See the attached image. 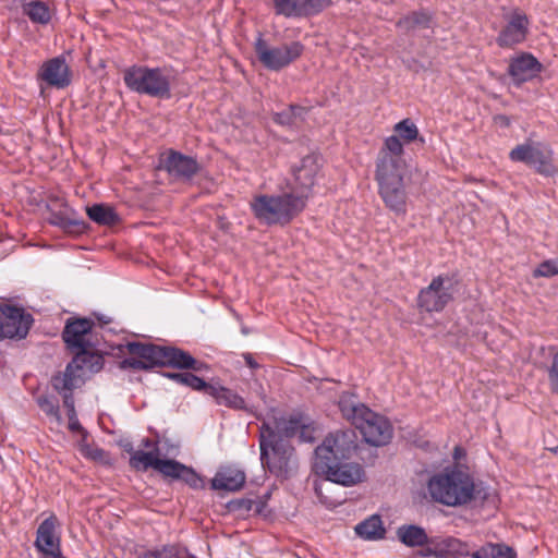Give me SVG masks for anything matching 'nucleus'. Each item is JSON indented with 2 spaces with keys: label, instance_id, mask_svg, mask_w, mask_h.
<instances>
[{
  "label": "nucleus",
  "instance_id": "1",
  "mask_svg": "<svg viewBox=\"0 0 558 558\" xmlns=\"http://www.w3.org/2000/svg\"><path fill=\"white\" fill-rule=\"evenodd\" d=\"M403 144L397 136H388L376 160L375 178L385 205L398 216L407 214V192L403 181Z\"/></svg>",
  "mask_w": 558,
  "mask_h": 558
},
{
  "label": "nucleus",
  "instance_id": "2",
  "mask_svg": "<svg viewBox=\"0 0 558 558\" xmlns=\"http://www.w3.org/2000/svg\"><path fill=\"white\" fill-rule=\"evenodd\" d=\"M255 219L265 226H287L305 208L304 196L286 191L280 194H257L250 202Z\"/></svg>",
  "mask_w": 558,
  "mask_h": 558
},
{
  "label": "nucleus",
  "instance_id": "3",
  "mask_svg": "<svg viewBox=\"0 0 558 558\" xmlns=\"http://www.w3.org/2000/svg\"><path fill=\"white\" fill-rule=\"evenodd\" d=\"M427 489L432 499L448 507H459L476 498L473 477L461 470L451 469L433 475Z\"/></svg>",
  "mask_w": 558,
  "mask_h": 558
},
{
  "label": "nucleus",
  "instance_id": "4",
  "mask_svg": "<svg viewBox=\"0 0 558 558\" xmlns=\"http://www.w3.org/2000/svg\"><path fill=\"white\" fill-rule=\"evenodd\" d=\"M260 462L279 478H288L296 469L295 449L289 440L282 439L269 423L259 427Z\"/></svg>",
  "mask_w": 558,
  "mask_h": 558
},
{
  "label": "nucleus",
  "instance_id": "5",
  "mask_svg": "<svg viewBox=\"0 0 558 558\" xmlns=\"http://www.w3.org/2000/svg\"><path fill=\"white\" fill-rule=\"evenodd\" d=\"M123 82L131 92L140 95L171 98V78L166 68L133 64L123 71Z\"/></svg>",
  "mask_w": 558,
  "mask_h": 558
},
{
  "label": "nucleus",
  "instance_id": "6",
  "mask_svg": "<svg viewBox=\"0 0 558 558\" xmlns=\"http://www.w3.org/2000/svg\"><path fill=\"white\" fill-rule=\"evenodd\" d=\"M357 447V437L353 429L329 433L315 449L314 463L348 461Z\"/></svg>",
  "mask_w": 558,
  "mask_h": 558
},
{
  "label": "nucleus",
  "instance_id": "7",
  "mask_svg": "<svg viewBox=\"0 0 558 558\" xmlns=\"http://www.w3.org/2000/svg\"><path fill=\"white\" fill-rule=\"evenodd\" d=\"M509 159L513 162H523L544 177H554L558 172L551 147L542 142L517 145L510 150Z\"/></svg>",
  "mask_w": 558,
  "mask_h": 558
},
{
  "label": "nucleus",
  "instance_id": "8",
  "mask_svg": "<svg viewBox=\"0 0 558 558\" xmlns=\"http://www.w3.org/2000/svg\"><path fill=\"white\" fill-rule=\"evenodd\" d=\"M254 50L258 61L265 69L278 72L302 56L304 45L300 41H291L281 46L271 47L263 38V35L259 34L254 44Z\"/></svg>",
  "mask_w": 558,
  "mask_h": 558
},
{
  "label": "nucleus",
  "instance_id": "9",
  "mask_svg": "<svg viewBox=\"0 0 558 558\" xmlns=\"http://www.w3.org/2000/svg\"><path fill=\"white\" fill-rule=\"evenodd\" d=\"M95 322L87 317L69 318L62 331L66 348L75 355L76 361L85 350L95 349L97 339L94 333Z\"/></svg>",
  "mask_w": 558,
  "mask_h": 558
},
{
  "label": "nucleus",
  "instance_id": "10",
  "mask_svg": "<svg viewBox=\"0 0 558 558\" xmlns=\"http://www.w3.org/2000/svg\"><path fill=\"white\" fill-rule=\"evenodd\" d=\"M448 275H438L434 277L430 283L421 289L416 304L421 312L439 313L453 300V292Z\"/></svg>",
  "mask_w": 558,
  "mask_h": 558
},
{
  "label": "nucleus",
  "instance_id": "11",
  "mask_svg": "<svg viewBox=\"0 0 558 558\" xmlns=\"http://www.w3.org/2000/svg\"><path fill=\"white\" fill-rule=\"evenodd\" d=\"M149 355H155L156 367H171L182 371L202 373L209 369V365L196 360L190 352L173 345L154 343Z\"/></svg>",
  "mask_w": 558,
  "mask_h": 558
},
{
  "label": "nucleus",
  "instance_id": "12",
  "mask_svg": "<svg viewBox=\"0 0 558 558\" xmlns=\"http://www.w3.org/2000/svg\"><path fill=\"white\" fill-rule=\"evenodd\" d=\"M34 323L33 316L23 307L0 304V341L26 338Z\"/></svg>",
  "mask_w": 558,
  "mask_h": 558
},
{
  "label": "nucleus",
  "instance_id": "13",
  "mask_svg": "<svg viewBox=\"0 0 558 558\" xmlns=\"http://www.w3.org/2000/svg\"><path fill=\"white\" fill-rule=\"evenodd\" d=\"M313 469L316 474L324 475L326 481L342 486H353L365 476L362 465L348 461L313 463Z\"/></svg>",
  "mask_w": 558,
  "mask_h": 558
},
{
  "label": "nucleus",
  "instance_id": "14",
  "mask_svg": "<svg viewBox=\"0 0 558 558\" xmlns=\"http://www.w3.org/2000/svg\"><path fill=\"white\" fill-rule=\"evenodd\" d=\"M354 427L360 430L363 439L372 446H384L392 437V427L389 421L369 408L357 420Z\"/></svg>",
  "mask_w": 558,
  "mask_h": 558
},
{
  "label": "nucleus",
  "instance_id": "15",
  "mask_svg": "<svg viewBox=\"0 0 558 558\" xmlns=\"http://www.w3.org/2000/svg\"><path fill=\"white\" fill-rule=\"evenodd\" d=\"M470 555V545L453 536H432L429 546L418 549L420 558H460Z\"/></svg>",
  "mask_w": 558,
  "mask_h": 558
},
{
  "label": "nucleus",
  "instance_id": "16",
  "mask_svg": "<svg viewBox=\"0 0 558 558\" xmlns=\"http://www.w3.org/2000/svg\"><path fill=\"white\" fill-rule=\"evenodd\" d=\"M319 169V158L315 154L304 156L300 165L293 168L294 184L289 187V191L298 196L303 195L305 207Z\"/></svg>",
  "mask_w": 558,
  "mask_h": 558
},
{
  "label": "nucleus",
  "instance_id": "17",
  "mask_svg": "<svg viewBox=\"0 0 558 558\" xmlns=\"http://www.w3.org/2000/svg\"><path fill=\"white\" fill-rule=\"evenodd\" d=\"M277 15L291 19L312 17L332 5V0H272Z\"/></svg>",
  "mask_w": 558,
  "mask_h": 558
},
{
  "label": "nucleus",
  "instance_id": "18",
  "mask_svg": "<svg viewBox=\"0 0 558 558\" xmlns=\"http://www.w3.org/2000/svg\"><path fill=\"white\" fill-rule=\"evenodd\" d=\"M544 66L531 52H520L509 59L507 74L511 83L520 88L524 83L538 77Z\"/></svg>",
  "mask_w": 558,
  "mask_h": 558
},
{
  "label": "nucleus",
  "instance_id": "19",
  "mask_svg": "<svg viewBox=\"0 0 558 558\" xmlns=\"http://www.w3.org/2000/svg\"><path fill=\"white\" fill-rule=\"evenodd\" d=\"M530 27L527 15L519 10H514L506 25L499 32L496 43L501 48H513L525 41Z\"/></svg>",
  "mask_w": 558,
  "mask_h": 558
},
{
  "label": "nucleus",
  "instance_id": "20",
  "mask_svg": "<svg viewBox=\"0 0 558 558\" xmlns=\"http://www.w3.org/2000/svg\"><path fill=\"white\" fill-rule=\"evenodd\" d=\"M58 519L51 514L38 526L35 539L36 549L44 554V558H66L62 555L60 536L56 533Z\"/></svg>",
  "mask_w": 558,
  "mask_h": 558
},
{
  "label": "nucleus",
  "instance_id": "21",
  "mask_svg": "<svg viewBox=\"0 0 558 558\" xmlns=\"http://www.w3.org/2000/svg\"><path fill=\"white\" fill-rule=\"evenodd\" d=\"M161 167L169 177L184 182L191 181L201 170V166L195 157L173 149L168 151L166 158L161 161Z\"/></svg>",
  "mask_w": 558,
  "mask_h": 558
},
{
  "label": "nucleus",
  "instance_id": "22",
  "mask_svg": "<svg viewBox=\"0 0 558 558\" xmlns=\"http://www.w3.org/2000/svg\"><path fill=\"white\" fill-rule=\"evenodd\" d=\"M37 76L49 86L59 89L68 87L72 81L71 70L64 56H58L44 62Z\"/></svg>",
  "mask_w": 558,
  "mask_h": 558
},
{
  "label": "nucleus",
  "instance_id": "23",
  "mask_svg": "<svg viewBox=\"0 0 558 558\" xmlns=\"http://www.w3.org/2000/svg\"><path fill=\"white\" fill-rule=\"evenodd\" d=\"M125 347L132 357H125L119 362L120 369L150 371L156 367L155 355H149L154 343L132 341L128 342Z\"/></svg>",
  "mask_w": 558,
  "mask_h": 558
},
{
  "label": "nucleus",
  "instance_id": "24",
  "mask_svg": "<svg viewBox=\"0 0 558 558\" xmlns=\"http://www.w3.org/2000/svg\"><path fill=\"white\" fill-rule=\"evenodd\" d=\"M204 393L211 397L216 404L223 405L235 411H244L253 414V407L246 404L245 399L232 389L220 385V383H207Z\"/></svg>",
  "mask_w": 558,
  "mask_h": 558
},
{
  "label": "nucleus",
  "instance_id": "25",
  "mask_svg": "<svg viewBox=\"0 0 558 558\" xmlns=\"http://www.w3.org/2000/svg\"><path fill=\"white\" fill-rule=\"evenodd\" d=\"M304 414L301 412H294L288 417L278 415L276 409H271L268 413L269 421L263 423H269L276 430V433L282 437V439L289 440L298 435Z\"/></svg>",
  "mask_w": 558,
  "mask_h": 558
},
{
  "label": "nucleus",
  "instance_id": "26",
  "mask_svg": "<svg viewBox=\"0 0 558 558\" xmlns=\"http://www.w3.org/2000/svg\"><path fill=\"white\" fill-rule=\"evenodd\" d=\"M246 481L245 473L233 466L220 468L213 480L210 481V488L214 490L238 492Z\"/></svg>",
  "mask_w": 558,
  "mask_h": 558
},
{
  "label": "nucleus",
  "instance_id": "27",
  "mask_svg": "<svg viewBox=\"0 0 558 558\" xmlns=\"http://www.w3.org/2000/svg\"><path fill=\"white\" fill-rule=\"evenodd\" d=\"M396 536L405 547L420 549L428 547L432 538L426 530L417 524H402L398 526Z\"/></svg>",
  "mask_w": 558,
  "mask_h": 558
},
{
  "label": "nucleus",
  "instance_id": "28",
  "mask_svg": "<svg viewBox=\"0 0 558 558\" xmlns=\"http://www.w3.org/2000/svg\"><path fill=\"white\" fill-rule=\"evenodd\" d=\"M78 372L80 368L72 359L63 372H58L51 377L52 388L60 395H63L64 392H73V390L77 388L82 381Z\"/></svg>",
  "mask_w": 558,
  "mask_h": 558
},
{
  "label": "nucleus",
  "instance_id": "29",
  "mask_svg": "<svg viewBox=\"0 0 558 558\" xmlns=\"http://www.w3.org/2000/svg\"><path fill=\"white\" fill-rule=\"evenodd\" d=\"M338 407L342 416L353 426L356 424L357 420L364 415V412L368 410V407L361 403L355 395L349 392H343L340 396Z\"/></svg>",
  "mask_w": 558,
  "mask_h": 558
},
{
  "label": "nucleus",
  "instance_id": "30",
  "mask_svg": "<svg viewBox=\"0 0 558 558\" xmlns=\"http://www.w3.org/2000/svg\"><path fill=\"white\" fill-rule=\"evenodd\" d=\"M354 531L357 536L365 541H378L385 538L386 529L383 525L380 515L373 514L356 524Z\"/></svg>",
  "mask_w": 558,
  "mask_h": 558
},
{
  "label": "nucleus",
  "instance_id": "31",
  "mask_svg": "<svg viewBox=\"0 0 558 558\" xmlns=\"http://www.w3.org/2000/svg\"><path fill=\"white\" fill-rule=\"evenodd\" d=\"M433 16L425 10L413 11L403 17L399 19L396 23L397 28L404 33H410L415 29H426L432 26Z\"/></svg>",
  "mask_w": 558,
  "mask_h": 558
},
{
  "label": "nucleus",
  "instance_id": "32",
  "mask_svg": "<svg viewBox=\"0 0 558 558\" xmlns=\"http://www.w3.org/2000/svg\"><path fill=\"white\" fill-rule=\"evenodd\" d=\"M22 13L33 24L47 25L51 21L50 8L41 0H31L22 3Z\"/></svg>",
  "mask_w": 558,
  "mask_h": 558
},
{
  "label": "nucleus",
  "instance_id": "33",
  "mask_svg": "<svg viewBox=\"0 0 558 558\" xmlns=\"http://www.w3.org/2000/svg\"><path fill=\"white\" fill-rule=\"evenodd\" d=\"M87 216L92 221L100 226L111 227L120 221V217L117 211L105 204H94L93 206L87 207Z\"/></svg>",
  "mask_w": 558,
  "mask_h": 558
},
{
  "label": "nucleus",
  "instance_id": "34",
  "mask_svg": "<svg viewBox=\"0 0 558 558\" xmlns=\"http://www.w3.org/2000/svg\"><path fill=\"white\" fill-rule=\"evenodd\" d=\"M161 375L178 385L204 392L207 381L191 372H162Z\"/></svg>",
  "mask_w": 558,
  "mask_h": 558
},
{
  "label": "nucleus",
  "instance_id": "35",
  "mask_svg": "<svg viewBox=\"0 0 558 558\" xmlns=\"http://www.w3.org/2000/svg\"><path fill=\"white\" fill-rule=\"evenodd\" d=\"M38 408L46 414V416L60 424L62 422L59 399L53 395H39L35 398Z\"/></svg>",
  "mask_w": 558,
  "mask_h": 558
},
{
  "label": "nucleus",
  "instance_id": "36",
  "mask_svg": "<svg viewBox=\"0 0 558 558\" xmlns=\"http://www.w3.org/2000/svg\"><path fill=\"white\" fill-rule=\"evenodd\" d=\"M80 357L81 359L76 361V354L73 356L74 363H76L80 371L86 368L90 373H97L104 367V356L97 351H94V349L85 350V353Z\"/></svg>",
  "mask_w": 558,
  "mask_h": 558
},
{
  "label": "nucleus",
  "instance_id": "37",
  "mask_svg": "<svg viewBox=\"0 0 558 558\" xmlns=\"http://www.w3.org/2000/svg\"><path fill=\"white\" fill-rule=\"evenodd\" d=\"M158 456L159 454L155 453L154 451L146 452L143 450H137L131 456L130 465L136 470L146 471L149 468L155 470L157 461L159 460Z\"/></svg>",
  "mask_w": 558,
  "mask_h": 558
},
{
  "label": "nucleus",
  "instance_id": "38",
  "mask_svg": "<svg viewBox=\"0 0 558 558\" xmlns=\"http://www.w3.org/2000/svg\"><path fill=\"white\" fill-rule=\"evenodd\" d=\"M395 132L397 138L403 140L405 143H410L417 138L418 129L411 119H403L395 125Z\"/></svg>",
  "mask_w": 558,
  "mask_h": 558
},
{
  "label": "nucleus",
  "instance_id": "39",
  "mask_svg": "<svg viewBox=\"0 0 558 558\" xmlns=\"http://www.w3.org/2000/svg\"><path fill=\"white\" fill-rule=\"evenodd\" d=\"M303 110L304 109L301 106L290 105L282 111L275 112L272 114V120L279 125L291 126L295 122L296 117L300 116Z\"/></svg>",
  "mask_w": 558,
  "mask_h": 558
},
{
  "label": "nucleus",
  "instance_id": "40",
  "mask_svg": "<svg viewBox=\"0 0 558 558\" xmlns=\"http://www.w3.org/2000/svg\"><path fill=\"white\" fill-rule=\"evenodd\" d=\"M184 464L171 459H159L157 461L156 471L166 477L178 480Z\"/></svg>",
  "mask_w": 558,
  "mask_h": 558
},
{
  "label": "nucleus",
  "instance_id": "41",
  "mask_svg": "<svg viewBox=\"0 0 558 558\" xmlns=\"http://www.w3.org/2000/svg\"><path fill=\"white\" fill-rule=\"evenodd\" d=\"M547 378L549 389L558 395V347L550 349V364L547 366Z\"/></svg>",
  "mask_w": 558,
  "mask_h": 558
},
{
  "label": "nucleus",
  "instance_id": "42",
  "mask_svg": "<svg viewBox=\"0 0 558 558\" xmlns=\"http://www.w3.org/2000/svg\"><path fill=\"white\" fill-rule=\"evenodd\" d=\"M255 505V500L248 498H238L227 504L229 512L235 513L238 517H248Z\"/></svg>",
  "mask_w": 558,
  "mask_h": 558
},
{
  "label": "nucleus",
  "instance_id": "43",
  "mask_svg": "<svg viewBox=\"0 0 558 558\" xmlns=\"http://www.w3.org/2000/svg\"><path fill=\"white\" fill-rule=\"evenodd\" d=\"M178 480H181L182 482H184L191 488H194V489L204 487L203 478L195 472L194 469L186 466L185 464H184Z\"/></svg>",
  "mask_w": 558,
  "mask_h": 558
},
{
  "label": "nucleus",
  "instance_id": "44",
  "mask_svg": "<svg viewBox=\"0 0 558 558\" xmlns=\"http://www.w3.org/2000/svg\"><path fill=\"white\" fill-rule=\"evenodd\" d=\"M558 275V259H547L542 262L534 270V277H554Z\"/></svg>",
  "mask_w": 558,
  "mask_h": 558
},
{
  "label": "nucleus",
  "instance_id": "45",
  "mask_svg": "<svg viewBox=\"0 0 558 558\" xmlns=\"http://www.w3.org/2000/svg\"><path fill=\"white\" fill-rule=\"evenodd\" d=\"M495 558H517L515 550L505 543H493Z\"/></svg>",
  "mask_w": 558,
  "mask_h": 558
},
{
  "label": "nucleus",
  "instance_id": "46",
  "mask_svg": "<svg viewBox=\"0 0 558 558\" xmlns=\"http://www.w3.org/2000/svg\"><path fill=\"white\" fill-rule=\"evenodd\" d=\"M62 230L72 234H82L86 230V222L69 217Z\"/></svg>",
  "mask_w": 558,
  "mask_h": 558
},
{
  "label": "nucleus",
  "instance_id": "47",
  "mask_svg": "<svg viewBox=\"0 0 558 558\" xmlns=\"http://www.w3.org/2000/svg\"><path fill=\"white\" fill-rule=\"evenodd\" d=\"M163 558H190L189 551L178 545H165Z\"/></svg>",
  "mask_w": 558,
  "mask_h": 558
},
{
  "label": "nucleus",
  "instance_id": "48",
  "mask_svg": "<svg viewBox=\"0 0 558 558\" xmlns=\"http://www.w3.org/2000/svg\"><path fill=\"white\" fill-rule=\"evenodd\" d=\"M314 428L311 427V424L308 423L307 418L304 416L302 421V426H300V429L298 432L299 438L302 442H312L314 441Z\"/></svg>",
  "mask_w": 558,
  "mask_h": 558
},
{
  "label": "nucleus",
  "instance_id": "49",
  "mask_svg": "<svg viewBox=\"0 0 558 558\" xmlns=\"http://www.w3.org/2000/svg\"><path fill=\"white\" fill-rule=\"evenodd\" d=\"M471 547H470V555L472 558H495L494 557V548H493V543H486L485 545H483L482 547H480L477 550L475 551H471Z\"/></svg>",
  "mask_w": 558,
  "mask_h": 558
},
{
  "label": "nucleus",
  "instance_id": "50",
  "mask_svg": "<svg viewBox=\"0 0 558 558\" xmlns=\"http://www.w3.org/2000/svg\"><path fill=\"white\" fill-rule=\"evenodd\" d=\"M62 399H63V405L66 409L68 416L77 415L76 414V410H75V402H74L73 392H64L62 395Z\"/></svg>",
  "mask_w": 558,
  "mask_h": 558
},
{
  "label": "nucleus",
  "instance_id": "51",
  "mask_svg": "<svg viewBox=\"0 0 558 558\" xmlns=\"http://www.w3.org/2000/svg\"><path fill=\"white\" fill-rule=\"evenodd\" d=\"M69 217L63 211H52L49 217V223L63 229Z\"/></svg>",
  "mask_w": 558,
  "mask_h": 558
},
{
  "label": "nucleus",
  "instance_id": "52",
  "mask_svg": "<svg viewBox=\"0 0 558 558\" xmlns=\"http://www.w3.org/2000/svg\"><path fill=\"white\" fill-rule=\"evenodd\" d=\"M68 418H69V429L71 432L86 434V430L81 425V423L77 418V415L68 416Z\"/></svg>",
  "mask_w": 558,
  "mask_h": 558
},
{
  "label": "nucleus",
  "instance_id": "53",
  "mask_svg": "<svg viewBox=\"0 0 558 558\" xmlns=\"http://www.w3.org/2000/svg\"><path fill=\"white\" fill-rule=\"evenodd\" d=\"M140 558H163V546L161 548L146 550Z\"/></svg>",
  "mask_w": 558,
  "mask_h": 558
},
{
  "label": "nucleus",
  "instance_id": "54",
  "mask_svg": "<svg viewBox=\"0 0 558 558\" xmlns=\"http://www.w3.org/2000/svg\"><path fill=\"white\" fill-rule=\"evenodd\" d=\"M242 357L244 359L246 365L251 368V369H258L260 367V365L256 362V360L254 359L253 354L250 353V352H244L242 354Z\"/></svg>",
  "mask_w": 558,
  "mask_h": 558
},
{
  "label": "nucleus",
  "instance_id": "55",
  "mask_svg": "<svg viewBox=\"0 0 558 558\" xmlns=\"http://www.w3.org/2000/svg\"><path fill=\"white\" fill-rule=\"evenodd\" d=\"M142 446L145 448L151 449L155 453L159 454L158 441L151 440L150 438H144L142 440Z\"/></svg>",
  "mask_w": 558,
  "mask_h": 558
},
{
  "label": "nucleus",
  "instance_id": "56",
  "mask_svg": "<svg viewBox=\"0 0 558 558\" xmlns=\"http://www.w3.org/2000/svg\"><path fill=\"white\" fill-rule=\"evenodd\" d=\"M495 122L500 126L508 128L511 124L510 118L506 114H497L494 118Z\"/></svg>",
  "mask_w": 558,
  "mask_h": 558
},
{
  "label": "nucleus",
  "instance_id": "57",
  "mask_svg": "<svg viewBox=\"0 0 558 558\" xmlns=\"http://www.w3.org/2000/svg\"><path fill=\"white\" fill-rule=\"evenodd\" d=\"M106 454V451L101 448H96L90 451L89 456L94 460H101L104 456Z\"/></svg>",
  "mask_w": 558,
  "mask_h": 558
},
{
  "label": "nucleus",
  "instance_id": "58",
  "mask_svg": "<svg viewBox=\"0 0 558 558\" xmlns=\"http://www.w3.org/2000/svg\"><path fill=\"white\" fill-rule=\"evenodd\" d=\"M264 506L265 504L263 501L255 500V505L252 511H254L256 514H259L263 511Z\"/></svg>",
  "mask_w": 558,
  "mask_h": 558
},
{
  "label": "nucleus",
  "instance_id": "59",
  "mask_svg": "<svg viewBox=\"0 0 558 558\" xmlns=\"http://www.w3.org/2000/svg\"><path fill=\"white\" fill-rule=\"evenodd\" d=\"M550 451H553L554 453H558V446L554 447V448H550Z\"/></svg>",
  "mask_w": 558,
  "mask_h": 558
},
{
  "label": "nucleus",
  "instance_id": "60",
  "mask_svg": "<svg viewBox=\"0 0 558 558\" xmlns=\"http://www.w3.org/2000/svg\"><path fill=\"white\" fill-rule=\"evenodd\" d=\"M315 492H316V494H317L318 496H320V487H317V486H316V487H315Z\"/></svg>",
  "mask_w": 558,
  "mask_h": 558
}]
</instances>
